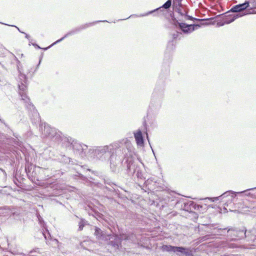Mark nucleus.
<instances>
[{"mask_svg": "<svg viewBox=\"0 0 256 256\" xmlns=\"http://www.w3.org/2000/svg\"><path fill=\"white\" fill-rule=\"evenodd\" d=\"M130 237L126 234H121L120 236L115 234H107L106 240L108 244L111 246L114 250H118L122 246V240H128Z\"/></svg>", "mask_w": 256, "mask_h": 256, "instance_id": "nucleus-9", "label": "nucleus"}, {"mask_svg": "<svg viewBox=\"0 0 256 256\" xmlns=\"http://www.w3.org/2000/svg\"><path fill=\"white\" fill-rule=\"evenodd\" d=\"M183 20H184V22L186 20H193V21L200 20V19L194 18L192 16L188 15V12H186V14H185V16L183 18Z\"/></svg>", "mask_w": 256, "mask_h": 256, "instance_id": "nucleus-34", "label": "nucleus"}, {"mask_svg": "<svg viewBox=\"0 0 256 256\" xmlns=\"http://www.w3.org/2000/svg\"><path fill=\"white\" fill-rule=\"evenodd\" d=\"M76 170H77V174L76 175V176H78L80 178V179H81L82 180H87V178L82 174V173H84L90 170L88 168L87 166L79 165L78 167V168H76Z\"/></svg>", "mask_w": 256, "mask_h": 256, "instance_id": "nucleus-23", "label": "nucleus"}, {"mask_svg": "<svg viewBox=\"0 0 256 256\" xmlns=\"http://www.w3.org/2000/svg\"><path fill=\"white\" fill-rule=\"evenodd\" d=\"M38 250H39V248H36L32 250H30L28 254H25L21 252V253H20L19 254L20 255V256H38L37 255H33V253L38 254L39 253Z\"/></svg>", "mask_w": 256, "mask_h": 256, "instance_id": "nucleus-31", "label": "nucleus"}, {"mask_svg": "<svg viewBox=\"0 0 256 256\" xmlns=\"http://www.w3.org/2000/svg\"><path fill=\"white\" fill-rule=\"evenodd\" d=\"M19 82L18 87L19 88V94L21 96V100L25 104L26 108L32 112V115L37 116L38 112L34 105L30 102V98L27 96L26 91L27 90L28 78L26 76L19 71Z\"/></svg>", "mask_w": 256, "mask_h": 256, "instance_id": "nucleus-4", "label": "nucleus"}, {"mask_svg": "<svg viewBox=\"0 0 256 256\" xmlns=\"http://www.w3.org/2000/svg\"><path fill=\"white\" fill-rule=\"evenodd\" d=\"M76 141V140L70 136H62L60 142H62L63 146L69 150H72L73 144Z\"/></svg>", "mask_w": 256, "mask_h": 256, "instance_id": "nucleus-19", "label": "nucleus"}, {"mask_svg": "<svg viewBox=\"0 0 256 256\" xmlns=\"http://www.w3.org/2000/svg\"><path fill=\"white\" fill-rule=\"evenodd\" d=\"M32 44L36 48L38 49H41L42 48L36 43H32Z\"/></svg>", "mask_w": 256, "mask_h": 256, "instance_id": "nucleus-46", "label": "nucleus"}, {"mask_svg": "<svg viewBox=\"0 0 256 256\" xmlns=\"http://www.w3.org/2000/svg\"><path fill=\"white\" fill-rule=\"evenodd\" d=\"M166 77L162 75L160 76L156 84L152 96L164 98L165 90V80Z\"/></svg>", "mask_w": 256, "mask_h": 256, "instance_id": "nucleus-11", "label": "nucleus"}, {"mask_svg": "<svg viewBox=\"0 0 256 256\" xmlns=\"http://www.w3.org/2000/svg\"><path fill=\"white\" fill-rule=\"evenodd\" d=\"M174 39L172 38V40H170L168 44V45H167V48H166V50H168L169 52H170L172 50H174V48H175V44H174Z\"/></svg>", "mask_w": 256, "mask_h": 256, "instance_id": "nucleus-32", "label": "nucleus"}, {"mask_svg": "<svg viewBox=\"0 0 256 256\" xmlns=\"http://www.w3.org/2000/svg\"><path fill=\"white\" fill-rule=\"evenodd\" d=\"M16 180H18V179L16 178V174L15 175V176L14 177V183H16Z\"/></svg>", "mask_w": 256, "mask_h": 256, "instance_id": "nucleus-52", "label": "nucleus"}, {"mask_svg": "<svg viewBox=\"0 0 256 256\" xmlns=\"http://www.w3.org/2000/svg\"><path fill=\"white\" fill-rule=\"evenodd\" d=\"M42 54H41V56L40 57L38 64H37V66H36V70H35L34 71H36V70H38V67H39V66H40V63H41V62L42 60Z\"/></svg>", "mask_w": 256, "mask_h": 256, "instance_id": "nucleus-40", "label": "nucleus"}, {"mask_svg": "<svg viewBox=\"0 0 256 256\" xmlns=\"http://www.w3.org/2000/svg\"><path fill=\"white\" fill-rule=\"evenodd\" d=\"M245 2H249L250 10L256 8V0H248Z\"/></svg>", "mask_w": 256, "mask_h": 256, "instance_id": "nucleus-33", "label": "nucleus"}, {"mask_svg": "<svg viewBox=\"0 0 256 256\" xmlns=\"http://www.w3.org/2000/svg\"><path fill=\"white\" fill-rule=\"evenodd\" d=\"M182 1V0H174V4L175 5L176 3H178V4H181ZM172 0H168L162 6L154 10L149 11L145 14H140V16L132 14L130 15L129 17L123 19V20H127L128 18L132 17L134 16L142 17L146 16L150 14H154V15L155 16H156V14H158L159 13H162V14H164V10L163 9L164 8L167 10L170 8L172 6Z\"/></svg>", "mask_w": 256, "mask_h": 256, "instance_id": "nucleus-8", "label": "nucleus"}, {"mask_svg": "<svg viewBox=\"0 0 256 256\" xmlns=\"http://www.w3.org/2000/svg\"><path fill=\"white\" fill-rule=\"evenodd\" d=\"M104 182L106 184H108L111 186V188H108L107 186H105L104 187V189H105L106 190L108 191L110 194L112 193H117L116 190L114 188V186H116V184L114 182H112L111 180L108 178H104Z\"/></svg>", "mask_w": 256, "mask_h": 256, "instance_id": "nucleus-26", "label": "nucleus"}, {"mask_svg": "<svg viewBox=\"0 0 256 256\" xmlns=\"http://www.w3.org/2000/svg\"><path fill=\"white\" fill-rule=\"evenodd\" d=\"M60 162L68 164L70 163V158L64 155L61 156V158H60Z\"/></svg>", "mask_w": 256, "mask_h": 256, "instance_id": "nucleus-35", "label": "nucleus"}, {"mask_svg": "<svg viewBox=\"0 0 256 256\" xmlns=\"http://www.w3.org/2000/svg\"><path fill=\"white\" fill-rule=\"evenodd\" d=\"M168 59H170V54H168Z\"/></svg>", "mask_w": 256, "mask_h": 256, "instance_id": "nucleus-53", "label": "nucleus"}, {"mask_svg": "<svg viewBox=\"0 0 256 256\" xmlns=\"http://www.w3.org/2000/svg\"><path fill=\"white\" fill-rule=\"evenodd\" d=\"M68 36H66V34L63 36L62 37V38H60V39L56 40L55 42H54V43H52V44H50V47H52V46H54V45L61 42L62 41L64 38H67Z\"/></svg>", "mask_w": 256, "mask_h": 256, "instance_id": "nucleus-37", "label": "nucleus"}, {"mask_svg": "<svg viewBox=\"0 0 256 256\" xmlns=\"http://www.w3.org/2000/svg\"><path fill=\"white\" fill-rule=\"evenodd\" d=\"M132 148L130 142L128 140H125V144L120 154L122 156L118 165L121 164L128 176L134 178L136 176L138 180H144L146 179L144 165L134 156Z\"/></svg>", "mask_w": 256, "mask_h": 256, "instance_id": "nucleus-2", "label": "nucleus"}, {"mask_svg": "<svg viewBox=\"0 0 256 256\" xmlns=\"http://www.w3.org/2000/svg\"><path fill=\"white\" fill-rule=\"evenodd\" d=\"M50 48V46H48V47H46V48H43V50H48V48Z\"/></svg>", "mask_w": 256, "mask_h": 256, "instance_id": "nucleus-51", "label": "nucleus"}, {"mask_svg": "<svg viewBox=\"0 0 256 256\" xmlns=\"http://www.w3.org/2000/svg\"><path fill=\"white\" fill-rule=\"evenodd\" d=\"M125 140L113 142L108 145L94 146L90 148L88 156L90 160H99L102 162H110L111 170L116 172L118 162L122 156Z\"/></svg>", "mask_w": 256, "mask_h": 256, "instance_id": "nucleus-1", "label": "nucleus"}, {"mask_svg": "<svg viewBox=\"0 0 256 256\" xmlns=\"http://www.w3.org/2000/svg\"><path fill=\"white\" fill-rule=\"evenodd\" d=\"M12 135L14 136L15 138H20V136L16 133L13 132Z\"/></svg>", "mask_w": 256, "mask_h": 256, "instance_id": "nucleus-47", "label": "nucleus"}, {"mask_svg": "<svg viewBox=\"0 0 256 256\" xmlns=\"http://www.w3.org/2000/svg\"><path fill=\"white\" fill-rule=\"evenodd\" d=\"M243 14H246L245 16L250 14H256V11L253 10V11H248V12H243Z\"/></svg>", "mask_w": 256, "mask_h": 256, "instance_id": "nucleus-43", "label": "nucleus"}, {"mask_svg": "<svg viewBox=\"0 0 256 256\" xmlns=\"http://www.w3.org/2000/svg\"><path fill=\"white\" fill-rule=\"evenodd\" d=\"M224 209L225 210H226V208L225 207H224Z\"/></svg>", "mask_w": 256, "mask_h": 256, "instance_id": "nucleus-57", "label": "nucleus"}, {"mask_svg": "<svg viewBox=\"0 0 256 256\" xmlns=\"http://www.w3.org/2000/svg\"><path fill=\"white\" fill-rule=\"evenodd\" d=\"M134 136L138 146L139 147L144 146V136L142 134V131L140 129H138L136 131L134 132Z\"/></svg>", "mask_w": 256, "mask_h": 256, "instance_id": "nucleus-17", "label": "nucleus"}, {"mask_svg": "<svg viewBox=\"0 0 256 256\" xmlns=\"http://www.w3.org/2000/svg\"><path fill=\"white\" fill-rule=\"evenodd\" d=\"M100 22H108V21L106 20H96V21L93 22H89V23H86V24H82V25H81L78 27L75 28H74L69 31L68 33H66V36L68 37L69 36L76 34L80 32L81 30L86 29L89 27H90V26L94 25L95 24Z\"/></svg>", "mask_w": 256, "mask_h": 256, "instance_id": "nucleus-12", "label": "nucleus"}, {"mask_svg": "<svg viewBox=\"0 0 256 256\" xmlns=\"http://www.w3.org/2000/svg\"><path fill=\"white\" fill-rule=\"evenodd\" d=\"M192 208V212H193L194 210L200 211V209L202 208V206L199 204H196L194 202Z\"/></svg>", "mask_w": 256, "mask_h": 256, "instance_id": "nucleus-36", "label": "nucleus"}, {"mask_svg": "<svg viewBox=\"0 0 256 256\" xmlns=\"http://www.w3.org/2000/svg\"><path fill=\"white\" fill-rule=\"evenodd\" d=\"M172 7L175 12L178 14L176 18L179 17L180 18H183L185 14L188 12L185 8L182 7V3L180 4H178V3H176V4L174 5L173 2Z\"/></svg>", "mask_w": 256, "mask_h": 256, "instance_id": "nucleus-21", "label": "nucleus"}, {"mask_svg": "<svg viewBox=\"0 0 256 256\" xmlns=\"http://www.w3.org/2000/svg\"><path fill=\"white\" fill-rule=\"evenodd\" d=\"M244 14L240 13V14H228L224 16V19L225 20V24H229L232 22H233L236 18L242 17L243 16H245Z\"/></svg>", "mask_w": 256, "mask_h": 256, "instance_id": "nucleus-24", "label": "nucleus"}, {"mask_svg": "<svg viewBox=\"0 0 256 256\" xmlns=\"http://www.w3.org/2000/svg\"><path fill=\"white\" fill-rule=\"evenodd\" d=\"M0 122L4 124L6 126H8V125L4 122V120L0 118Z\"/></svg>", "mask_w": 256, "mask_h": 256, "instance_id": "nucleus-50", "label": "nucleus"}, {"mask_svg": "<svg viewBox=\"0 0 256 256\" xmlns=\"http://www.w3.org/2000/svg\"><path fill=\"white\" fill-rule=\"evenodd\" d=\"M194 204L193 201L186 202L184 199L176 200V204H181V208L184 210L192 212V207Z\"/></svg>", "mask_w": 256, "mask_h": 256, "instance_id": "nucleus-18", "label": "nucleus"}, {"mask_svg": "<svg viewBox=\"0 0 256 256\" xmlns=\"http://www.w3.org/2000/svg\"><path fill=\"white\" fill-rule=\"evenodd\" d=\"M246 238H248L250 240L254 241L256 240V229L252 228L248 232L246 230Z\"/></svg>", "mask_w": 256, "mask_h": 256, "instance_id": "nucleus-29", "label": "nucleus"}, {"mask_svg": "<svg viewBox=\"0 0 256 256\" xmlns=\"http://www.w3.org/2000/svg\"><path fill=\"white\" fill-rule=\"evenodd\" d=\"M0 170L3 173L4 178L6 179L7 178V174H6V171L4 169H2L0 168Z\"/></svg>", "mask_w": 256, "mask_h": 256, "instance_id": "nucleus-42", "label": "nucleus"}, {"mask_svg": "<svg viewBox=\"0 0 256 256\" xmlns=\"http://www.w3.org/2000/svg\"><path fill=\"white\" fill-rule=\"evenodd\" d=\"M168 72H169L168 66L166 65V70H165V73L167 74Z\"/></svg>", "mask_w": 256, "mask_h": 256, "instance_id": "nucleus-48", "label": "nucleus"}, {"mask_svg": "<svg viewBox=\"0 0 256 256\" xmlns=\"http://www.w3.org/2000/svg\"><path fill=\"white\" fill-rule=\"evenodd\" d=\"M174 25L178 31L174 33L172 35L174 40H180L182 37V34H188L193 32L195 30L200 27L198 24H188L184 22L183 18L179 17L176 18L174 14H170Z\"/></svg>", "mask_w": 256, "mask_h": 256, "instance_id": "nucleus-3", "label": "nucleus"}, {"mask_svg": "<svg viewBox=\"0 0 256 256\" xmlns=\"http://www.w3.org/2000/svg\"><path fill=\"white\" fill-rule=\"evenodd\" d=\"M18 60V64H19L20 63V60Z\"/></svg>", "mask_w": 256, "mask_h": 256, "instance_id": "nucleus-55", "label": "nucleus"}, {"mask_svg": "<svg viewBox=\"0 0 256 256\" xmlns=\"http://www.w3.org/2000/svg\"><path fill=\"white\" fill-rule=\"evenodd\" d=\"M88 224H89L87 220H86L85 219H84L83 218H80V220L78 222V231L82 230L84 226H86V225H88Z\"/></svg>", "mask_w": 256, "mask_h": 256, "instance_id": "nucleus-30", "label": "nucleus"}, {"mask_svg": "<svg viewBox=\"0 0 256 256\" xmlns=\"http://www.w3.org/2000/svg\"><path fill=\"white\" fill-rule=\"evenodd\" d=\"M36 216L38 219V222L42 228V235L46 240L50 239V234L49 230H48L43 218L40 216L39 213H36Z\"/></svg>", "mask_w": 256, "mask_h": 256, "instance_id": "nucleus-15", "label": "nucleus"}, {"mask_svg": "<svg viewBox=\"0 0 256 256\" xmlns=\"http://www.w3.org/2000/svg\"><path fill=\"white\" fill-rule=\"evenodd\" d=\"M217 224H210L208 227L210 230L211 232L214 236H226L227 234L228 228H218Z\"/></svg>", "mask_w": 256, "mask_h": 256, "instance_id": "nucleus-14", "label": "nucleus"}, {"mask_svg": "<svg viewBox=\"0 0 256 256\" xmlns=\"http://www.w3.org/2000/svg\"><path fill=\"white\" fill-rule=\"evenodd\" d=\"M256 190V187L248 188L242 192H237L238 194H244L246 196L254 198L256 196V193H251L250 192H254Z\"/></svg>", "mask_w": 256, "mask_h": 256, "instance_id": "nucleus-27", "label": "nucleus"}, {"mask_svg": "<svg viewBox=\"0 0 256 256\" xmlns=\"http://www.w3.org/2000/svg\"><path fill=\"white\" fill-rule=\"evenodd\" d=\"M53 128L51 127L49 124L44 123L40 126V130L42 132V135L44 137L48 138L50 135Z\"/></svg>", "mask_w": 256, "mask_h": 256, "instance_id": "nucleus-22", "label": "nucleus"}, {"mask_svg": "<svg viewBox=\"0 0 256 256\" xmlns=\"http://www.w3.org/2000/svg\"><path fill=\"white\" fill-rule=\"evenodd\" d=\"M226 232L228 236L230 237V240L222 242V247L226 249L237 248L238 247V245L234 243H232V242L245 238L246 236L245 228L240 230L236 228L228 226Z\"/></svg>", "mask_w": 256, "mask_h": 256, "instance_id": "nucleus-5", "label": "nucleus"}, {"mask_svg": "<svg viewBox=\"0 0 256 256\" xmlns=\"http://www.w3.org/2000/svg\"><path fill=\"white\" fill-rule=\"evenodd\" d=\"M69 164H72V165H78L77 161L76 160L72 159L70 158V163H68Z\"/></svg>", "mask_w": 256, "mask_h": 256, "instance_id": "nucleus-41", "label": "nucleus"}, {"mask_svg": "<svg viewBox=\"0 0 256 256\" xmlns=\"http://www.w3.org/2000/svg\"><path fill=\"white\" fill-rule=\"evenodd\" d=\"M25 34V38H27V39L29 40V38H30V36H29L28 34H26V32H25V34Z\"/></svg>", "mask_w": 256, "mask_h": 256, "instance_id": "nucleus-49", "label": "nucleus"}, {"mask_svg": "<svg viewBox=\"0 0 256 256\" xmlns=\"http://www.w3.org/2000/svg\"><path fill=\"white\" fill-rule=\"evenodd\" d=\"M6 25H7V26H13V27H15L20 32V33H22V34H25L24 32H23L22 31H21L20 30V29L16 26H14V25H9V24H5Z\"/></svg>", "mask_w": 256, "mask_h": 256, "instance_id": "nucleus-44", "label": "nucleus"}, {"mask_svg": "<svg viewBox=\"0 0 256 256\" xmlns=\"http://www.w3.org/2000/svg\"><path fill=\"white\" fill-rule=\"evenodd\" d=\"M160 250L163 252H174L178 256H192L193 254V251L190 248L181 246L164 244L160 246Z\"/></svg>", "mask_w": 256, "mask_h": 256, "instance_id": "nucleus-6", "label": "nucleus"}, {"mask_svg": "<svg viewBox=\"0 0 256 256\" xmlns=\"http://www.w3.org/2000/svg\"><path fill=\"white\" fill-rule=\"evenodd\" d=\"M72 150L76 156L82 159H87L90 160L88 156L90 148L87 145L76 140L73 144Z\"/></svg>", "mask_w": 256, "mask_h": 256, "instance_id": "nucleus-7", "label": "nucleus"}, {"mask_svg": "<svg viewBox=\"0 0 256 256\" xmlns=\"http://www.w3.org/2000/svg\"><path fill=\"white\" fill-rule=\"evenodd\" d=\"M249 8V2H244V3L240 4L233 6L228 12H234L236 14H240L244 12V10H246Z\"/></svg>", "mask_w": 256, "mask_h": 256, "instance_id": "nucleus-13", "label": "nucleus"}, {"mask_svg": "<svg viewBox=\"0 0 256 256\" xmlns=\"http://www.w3.org/2000/svg\"><path fill=\"white\" fill-rule=\"evenodd\" d=\"M31 168H32L31 164H28V165L26 166L25 172L27 174H28V172H30V170L31 169Z\"/></svg>", "mask_w": 256, "mask_h": 256, "instance_id": "nucleus-38", "label": "nucleus"}, {"mask_svg": "<svg viewBox=\"0 0 256 256\" xmlns=\"http://www.w3.org/2000/svg\"><path fill=\"white\" fill-rule=\"evenodd\" d=\"M226 24H225V20L224 18L222 19V22H218V26H223L224 25Z\"/></svg>", "mask_w": 256, "mask_h": 256, "instance_id": "nucleus-45", "label": "nucleus"}, {"mask_svg": "<svg viewBox=\"0 0 256 256\" xmlns=\"http://www.w3.org/2000/svg\"><path fill=\"white\" fill-rule=\"evenodd\" d=\"M94 235L98 240H106L107 234L98 227H94Z\"/></svg>", "mask_w": 256, "mask_h": 256, "instance_id": "nucleus-25", "label": "nucleus"}, {"mask_svg": "<svg viewBox=\"0 0 256 256\" xmlns=\"http://www.w3.org/2000/svg\"><path fill=\"white\" fill-rule=\"evenodd\" d=\"M237 194V192L233 190H228L219 196L209 198L213 202L216 200H223V202H224V204L228 206L230 204L233 202L234 199L236 198Z\"/></svg>", "mask_w": 256, "mask_h": 256, "instance_id": "nucleus-10", "label": "nucleus"}, {"mask_svg": "<svg viewBox=\"0 0 256 256\" xmlns=\"http://www.w3.org/2000/svg\"><path fill=\"white\" fill-rule=\"evenodd\" d=\"M62 133L56 128H53L50 135L48 138L56 142H60L62 138Z\"/></svg>", "mask_w": 256, "mask_h": 256, "instance_id": "nucleus-20", "label": "nucleus"}, {"mask_svg": "<svg viewBox=\"0 0 256 256\" xmlns=\"http://www.w3.org/2000/svg\"><path fill=\"white\" fill-rule=\"evenodd\" d=\"M162 98L152 96L150 108L152 110H158L162 106Z\"/></svg>", "mask_w": 256, "mask_h": 256, "instance_id": "nucleus-16", "label": "nucleus"}, {"mask_svg": "<svg viewBox=\"0 0 256 256\" xmlns=\"http://www.w3.org/2000/svg\"><path fill=\"white\" fill-rule=\"evenodd\" d=\"M9 142L14 147H20L21 148L22 146V142L20 140V138H15L12 137H10L8 138Z\"/></svg>", "mask_w": 256, "mask_h": 256, "instance_id": "nucleus-28", "label": "nucleus"}, {"mask_svg": "<svg viewBox=\"0 0 256 256\" xmlns=\"http://www.w3.org/2000/svg\"><path fill=\"white\" fill-rule=\"evenodd\" d=\"M33 255H36V253H33Z\"/></svg>", "mask_w": 256, "mask_h": 256, "instance_id": "nucleus-56", "label": "nucleus"}, {"mask_svg": "<svg viewBox=\"0 0 256 256\" xmlns=\"http://www.w3.org/2000/svg\"><path fill=\"white\" fill-rule=\"evenodd\" d=\"M144 130H145L144 132L146 134V138H147L148 142L150 143L149 137H148V130H147V126H146V122H144Z\"/></svg>", "mask_w": 256, "mask_h": 256, "instance_id": "nucleus-39", "label": "nucleus"}, {"mask_svg": "<svg viewBox=\"0 0 256 256\" xmlns=\"http://www.w3.org/2000/svg\"><path fill=\"white\" fill-rule=\"evenodd\" d=\"M148 182V180L146 181H145L144 184H146Z\"/></svg>", "mask_w": 256, "mask_h": 256, "instance_id": "nucleus-54", "label": "nucleus"}]
</instances>
